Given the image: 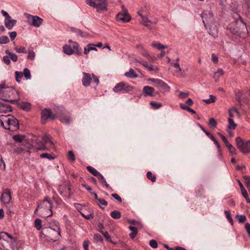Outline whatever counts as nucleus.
I'll use <instances>...</instances> for the list:
<instances>
[{
    "mask_svg": "<svg viewBox=\"0 0 250 250\" xmlns=\"http://www.w3.org/2000/svg\"><path fill=\"white\" fill-rule=\"evenodd\" d=\"M203 22L205 27H208V33L213 36V32L217 31L218 23L216 20L214 15L210 12H205L201 14Z\"/></svg>",
    "mask_w": 250,
    "mask_h": 250,
    "instance_id": "1",
    "label": "nucleus"
},
{
    "mask_svg": "<svg viewBox=\"0 0 250 250\" xmlns=\"http://www.w3.org/2000/svg\"><path fill=\"white\" fill-rule=\"evenodd\" d=\"M0 123L1 126L10 131H15L19 129L18 120L10 114L0 116Z\"/></svg>",
    "mask_w": 250,
    "mask_h": 250,
    "instance_id": "2",
    "label": "nucleus"
},
{
    "mask_svg": "<svg viewBox=\"0 0 250 250\" xmlns=\"http://www.w3.org/2000/svg\"><path fill=\"white\" fill-rule=\"evenodd\" d=\"M56 229H52L51 227H44L42 230V234L44 235L47 238L56 241L61 237L60 229L59 228V224L57 221H54Z\"/></svg>",
    "mask_w": 250,
    "mask_h": 250,
    "instance_id": "3",
    "label": "nucleus"
},
{
    "mask_svg": "<svg viewBox=\"0 0 250 250\" xmlns=\"http://www.w3.org/2000/svg\"><path fill=\"white\" fill-rule=\"evenodd\" d=\"M52 206L51 202L45 199L38 205L35 210V213L39 211L40 215L42 217H48L52 216Z\"/></svg>",
    "mask_w": 250,
    "mask_h": 250,
    "instance_id": "4",
    "label": "nucleus"
},
{
    "mask_svg": "<svg viewBox=\"0 0 250 250\" xmlns=\"http://www.w3.org/2000/svg\"><path fill=\"white\" fill-rule=\"evenodd\" d=\"M236 145L241 152L244 154L248 153L250 152V139L244 142L240 137L236 138Z\"/></svg>",
    "mask_w": 250,
    "mask_h": 250,
    "instance_id": "5",
    "label": "nucleus"
},
{
    "mask_svg": "<svg viewBox=\"0 0 250 250\" xmlns=\"http://www.w3.org/2000/svg\"><path fill=\"white\" fill-rule=\"evenodd\" d=\"M0 249L1 250H19L17 242H11L0 238Z\"/></svg>",
    "mask_w": 250,
    "mask_h": 250,
    "instance_id": "6",
    "label": "nucleus"
},
{
    "mask_svg": "<svg viewBox=\"0 0 250 250\" xmlns=\"http://www.w3.org/2000/svg\"><path fill=\"white\" fill-rule=\"evenodd\" d=\"M24 16L27 18L29 24L34 27H39L42 23L43 20L38 16H33L28 13H25Z\"/></svg>",
    "mask_w": 250,
    "mask_h": 250,
    "instance_id": "7",
    "label": "nucleus"
},
{
    "mask_svg": "<svg viewBox=\"0 0 250 250\" xmlns=\"http://www.w3.org/2000/svg\"><path fill=\"white\" fill-rule=\"evenodd\" d=\"M148 81L154 83L155 86L161 89L163 92H169L170 89V86L160 79L150 78Z\"/></svg>",
    "mask_w": 250,
    "mask_h": 250,
    "instance_id": "8",
    "label": "nucleus"
},
{
    "mask_svg": "<svg viewBox=\"0 0 250 250\" xmlns=\"http://www.w3.org/2000/svg\"><path fill=\"white\" fill-rule=\"evenodd\" d=\"M11 200V193L10 189L6 188L4 189L3 193L0 197L1 202L6 205L8 206Z\"/></svg>",
    "mask_w": 250,
    "mask_h": 250,
    "instance_id": "9",
    "label": "nucleus"
},
{
    "mask_svg": "<svg viewBox=\"0 0 250 250\" xmlns=\"http://www.w3.org/2000/svg\"><path fill=\"white\" fill-rule=\"evenodd\" d=\"M132 86L128 85L126 83L124 82H121L119 83L113 88V91L115 92H119L122 91L128 92L132 90Z\"/></svg>",
    "mask_w": 250,
    "mask_h": 250,
    "instance_id": "10",
    "label": "nucleus"
},
{
    "mask_svg": "<svg viewBox=\"0 0 250 250\" xmlns=\"http://www.w3.org/2000/svg\"><path fill=\"white\" fill-rule=\"evenodd\" d=\"M70 190L71 188L68 185L61 186L58 188V191L61 195L68 198L71 196Z\"/></svg>",
    "mask_w": 250,
    "mask_h": 250,
    "instance_id": "11",
    "label": "nucleus"
},
{
    "mask_svg": "<svg viewBox=\"0 0 250 250\" xmlns=\"http://www.w3.org/2000/svg\"><path fill=\"white\" fill-rule=\"evenodd\" d=\"M106 0H96L95 8L98 12L106 11L107 8Z\"/></svg>",
    "mask_w": 250,
    "mask_h": 250,
    "instance_id": "12",
    "label": "nucleus"
},
{
    "mask_svg": "<svg viewBox=\"0 0 250 250\" xmlns=\"http://www.w3.org/2000/svg\"><path fill=\"white\" fill-rule=\"evenodd\" d=\"M41 115L42 122H43V120H46L49 118H50L52 120H54L56 118V115L52 114L51 110L48 108L43 109L42 111Z\"/></svg>",
    "mask_w": 250,
    "mask_h": 250,
    "instance_id": "13",
    "label": "nucleus"
},
{
    "mask_svg": "<svg viewBox=\"0 0 250 250\" xmlns=\"http://www.w3.org/2000/svg\"><path fill=\"white\" fill-rule=\"evenodd\" d=\"M131 19V17L128 14L126 13H119L116 16V20L123 23L128 22Z\"/></svg>",
    "mask_w": 250,
    "mask_h": 250,
    "instance_id": "14",
    "label": "nucleus"
},
{
    "mask_svg": "<svg viewBox=\"0 0 250 250\" xmlns=\"http://www.w3.org/2000/svg\"><path fill=\"white\" fill-rule=\"evenodd\" d=\"M236 98L240 106H242L243 104H249L248 100L246 96L244 95L242 92H240L236 94Z\"/></svg>",
    "mask_w": 250,
    "mask_h": 250,
    "instance_id": "15",
    "label": "nucleus"
},
{
    "mask_svg": "<svg viewBox=\"0 0 250 250\" xmlns=\"http://www.w3.org/2000/svg\"><path fill=\"white\" fill-rule=\"evenodd\" d=\"M54 148V145L52 140L50 141L48 144L44 145V144H42L39 146H38L37 149L38 150H49Z\"/></svg>",
    "mask_w": 250,
    "mask_h": 250,
    "instance_id": "16",
    "label": "nucleus"
},
{
    "mask_svg": "<svg viewBox=\"0 0 250 250\" xmlns=\"http://www.w3.org/2000/svg\"><path fill=\"white\" fill-rule=\"evenodd\" d=\"M83 75L82 80L83 84L84 86H88L90 85L91 81L92 80L91 75L90 74L85 72H83Z\"/></svg>",
    "mask_w": 250,
    "mask_h": 250,
    "instance_id": "17",
    "label": "nucleus"
},
{
    "mask_svg": "<svg viewBox=\"0 0 250 250\" xmlns=\"http://www.w3.org/2000/svg\"><path fill=\"white\" fill-rule=\"evenodd\" d=\"M136 62L141 63L143 66L147 69V70L149 71H159V69L157 67H154L152 65L149 64L146 61H139L138 60H136Z\"/></svg>",
    "mask_w": 250,
    "mask_h": 250,
    "instance_id": "18",
    "label": "nucleus"
},
{
    "mask_svg": "<svg viewBox=\"0 0 250 250\" xmlns=\"http://www.w3.org/2000/svg\"><path fill=\"white\" fill-rule=\"evenodd\" d=\"M143 92L145 96H154V88L149 86H145L143 89Z\"/></svg>",
    "mask_w": 250,
    "mask_h": 250,
    "instance_id": "19",
    "label": "nucleus"
},
{
    "mask_svg": "<svg viewBox=\"0 0 250 250\" xmlns=\"http://www.w3.org/2000/svg\"><path fill=\"white\" fill-rule=\"evenodd\" d=\"M12 110V107L5 103L0 102V112L6 113L7 112H10Z\"/></svg>",
    "mask_w": 250,
    "mask_h": 250,
    "instance_id": "20",
    "label": "nucleus"
},
{
    "mask_svg": "<svg viewBox=\"0 0 250 250\" xmlns=\"http://www.w3.org/2000/svg\"><path fill=\"white\" fill-rule=\"evenodd\" d=\"M16 23L17 21L11 19V17L4 20L5 25L9 30L12 29Z\"/></svg>",
    "mask_w": 250,
    "mask_h": 250,
    "instance_id": "21",
    "label": "nucleus"
},
{
    "mask_svg": "<svg viewBox=\"0 0 250 250\" xmlns=\"http://www.w3.org/2000/svg\"><path fill=\"white\" fill-rule=\"evenodd\" d=\"M91 50L97 51V49L95 44L89 43L84 47L83 53L87 55Z\"/></svg>",
    "mask_w": 250,
    "mask_h": 250,
    "instance_id": "22",
    "label": "nucleus"
},
{
    "mask_svg": "<svg viewBox=\"0 0 250 250\" xmlns=\"http://www.w3.org/2000/svg\"><path fill=\"white\" fill-rule=\"evenodd\" d=\"M69 42L71 43L70 45L71 46V48H73L74 49L76 50V53L78 55H80L81 54V52L79 50V44L76 42H73L71 40H69Z\"/></svg>",
    "mask_w": 250,
    "mask_h": 250,
    "instance_id": "23",
    "label": "nucleus"
},
{
    "mask_svg": "<svg viewBox=\"0 0 250 250\" xmlns=\"http://www.w3.org/2000/svg\"><path fill=\"white\" fill-rule=\"evenodd\" d=\"M124 75L125 77L130 79L136 78L138 77L137 74L132 68H130L129 71L125 72Z\"/></svg>",
    "mask_w": 250,
    "mask_h": 250,
    "instance_id": "24",
    "label": "nucleus"
},
{
    "mask_svg": "<svg viewBox=\"0 0 250 250\" xmlns=\"http://www.w3.org/2000/svg\"><path fill=\"white\" fill-rule=\"evenodd\" d=\"M63 50L64 53L68 55H72L74 53L70 45L65 44L63 46Z\"/></svg>",
    "mask_w": 250,
    "mask_h": 250,
    "instance_id": "25",
    "label": "nucleus"
},
{
    "mask_svg": "<svg viewBox=\"0 0 250 250\" xmlns=\"http://www.w3.org/2000/svg\"><path fill=\"white\" fill-rule=\"evenodd\" d=\"M229 125L228 126L227 131L229 133V130H233L236 127V124L234 122L233 119H228Z\"/></svg>",
    "mask_w": 250,
    "mask_h": 250,
    "instance_id": "26",
    "label": "nucleus"
},
{
    "mask_svg": "<svg viewBox=\"0 0 250 250\" xmlns=\"http://www.w3.org/2000/svg\"><path fill=\"white\" fill-rule=\"evenodd\" d=\"M9 90H12L10 87H6L4 83H2L0 84V94L3 96L5 92Z\"/></svg>",
    "mask_w": 250,
    "mask_h": 250,
    "instance_id": "27",
    "label": "nucleus"
},
{
    "mask_svg": "<svg viewBox=\"0 0 250 250\" xmlns=\"http://www.w3.org/2000/svg\"><path fill=\"white\" fill-rule=\"evenodd\" d=\"M51 140V139L50 136L47 135H45L43 136H42V141L37 144L38 146H39L41 145L42 144H44V145H46L48 144V142Z\"/></svg>",
    "mask_w": 250,
    "mask_h": 250,
    "instance_id": "28",
    "label": "nucleus"
},
{
    "mask_svg": "<svg viewBox=\"0 0 250 250\" xmlns=\"http://www.w3.org/2000/svg\"><path fill=\"white\" fill-rule=\"evenodd\" d=\"M86 169L89 172L97 177H98L99 175H100V173L99 171L91 166H87Z\"/></svg>",
    "mask_w": 250,
    "mask_h": 250,
    "instance_id": "29",
    "label": "nucleus"
},
{
    "mask_svg": "<svg viewBox=\"0 0 250 250\" xmlns=\"http://www.w3.org/2000/svg\"><path fill=\"white\" fill-rule=\"evenodd\" d=\"M138 227H133V226H129V229L132 231L131 233L129 234V236L131 238H134L136 234L138 233Z\"/></svg>",
    "mask_w": 250,
    "mask_h": 250,
    "instance_id": "30",
    "label": "nucleus"
},
{
    "mask_svg": "<svg viewBox=\"0 0 250 250\" xmlns=\"http://www.w3.org/2000/svg\"><path fill=\"white\" fill-rule=\"evenodd\" d=\"M224 74L223 70L222 69H219L217 71L214 73L213 78L215 79V81L216 82L219 81V77L223 75Z\"/></svg>",
    "mask_w": 250,
    "mask_h": 250,
    "instance_id": "31",
    "label": "nucleus"
},
{
    "mask_svg": "<svg viewBox=\"0 0 250 250\" xmlns=\"http://www.w3.org/2000/svg\"><path fill=\"white\" fill-rule=\"evenodd\" d=\"M110 216L113 219H118L121 217V213L120 211L114 210L111 212Z\"/></svg>",
    "mask_w": 250,
    "mask_h": 250,
    "instance_id": "32",
    "label": "nucleus"
},
{
    "mask_svg": "<svg viewBox=\"0 0 250 250\" xmlns=\"http://www.w3.org/2000/svg\"><path fill=\"white\" fill-rule=\"evenodd\" d=\"M40 157L41 158H46L48 160H51L54 159L55 156L53 154L44 153L40 155Z\"/></svg>",
    "mask_w": 250,
    "mask_h": 250,
    "instance_id": "33",
    "label": "nucleus"
},
{
    "mask_svg": "<svg viewBox=\"0 0 250 250\" xmlns=\"http://www.w3.org/2000/svg\"><path fill=\"white\" fill-rule=\"evenodd\" d=\"M5 53L9 56L11 60L14 62H16L18 60V56L16 54L10 52L9 50H6L5 51Z\"/></svg>",
    "mask_w": 250,
    "mask_h": 250,
    "instance_id": "34",
    "label": "nucleus"
},
{
    "mask_svg": "<svg viewBox=\"0 0 250 250\" xmlns=\"http://www.w3.org/2000/svg\"><path fill=\"white\" fill-rule=\"evenodd\" d=\"M23 76L25 77L26 80H30L31 78L30 71L27 68H25L23 71Z\"/></svg>",
    "mask_w": 250,
    "mask_h": 250,
    "instance_id": "35",
    "label": "nucleus"
},
{
    "mask_svg": "<svg viewBox=\"0 0 250 250\" xmlns=\"http://www.w3.org/2000/svg\"><path fill=\"white\" fill-rule=\"evenodd\" d=\"M236 112L238 115H239V112L237 109L235 107H233L232 108L229 109V119H233L234 117L233 112Z\"/></svg>",
    "mask_w": 250,
    "mask_h": 250,
    "instance_id": "36",
    "label": "nucleus"
},
{
    "mask_svg": "<svg viewBox=\"0 0 250 250\" xmlns=\"http://www.w3.org/2000/svg\"><path fill=\"white\" fill-rule=\"evenodd\" d=\"M35 57V53L32 49V48H29L28 51V55L27 58L31 60H34Z\"/></svg>",
    "mask_w": 250,
    "mask_h": 250,
    "instance_id": "37",
    "label": "nucleus"
},
{
    "mask_svg": "<svg viewBox=\"0 0 250 250\" xmlns=\"http://www.w3.org/2000/svg\"><path fill=\"white\" fill-rule=\"evenodd\" d=\"M60 121L63 124L68 125L70 123L71 119L69 116H64L61 117L60 118Z\"/></svg>",
    "mask_w": 250,
    "mask_h": 250,
    "instance_id": "38",
    "label": "nucleus"
},
{
    "mask_svg": "<svg viewBox=\"0 0 250 250\" xmlns=\"http://www.w3.org/2000/svg\"><path fill=\"white\" fill-rule=\"evenodd\" d=\"M152 46L154 47L157 48L159 50L167 48V47L166 45H164L160 43L153 42Z\"/></svg>",
    "mask_w": 250,
    "mask_h": 250,
    "instance_id": "39",
    "label": "nucleus"
},
{
    "mask_svg": "<svg viewBox=\"0 0 250 250\" xmlns=\"http://www.w3.org/2000/svg\"><path fill=\"white\" fill-rule=\"evenodd\" d=\"M150 104L151 105L153 108L157 109L162 106V104L160 103H158L154 101H151Z\"/></svg>",
    "mask_w": 250,
    "mask_h": 250,
    "instance_id": "40",
    "label": "nucleus"
},
{
    "mask_svg": "<svg viewBox=\"0 0 250 250\" xmlns=\"http://www.w3.org/2000/svg\"><path fill=\"white\" fill-rule=\"evenodd\" d=\"M21 108L26 111H28L31 107V104L29 103H22L20 106Z\"/></svg>",
    "mask_w": 250,
    "mask_h": 250,
    "instance_id": "41",
    "label": "nucleus"
},
{
    "mask_svg": "<svg viewBox=\"0 0 250 250\" xmlns=\"http://www.w3.org/2000/svg\"><path fill=\"white\" fill-rule=\"evenodd\" d=\"M98 203L97 205L102 208L104 209V207H102V205L104 206H106L107 205V202L105 201L104 199H99L98 200Z\"/></svg>",
    "mask_w": 250,
    "mask_h": 250,
    "instance_id": "42",
    "label": "nucleus"
},
{
    "mask_svg": "<svg viewBox=\"0 0 250 250\" xmlns=\"http://www.w3.org/2000/svg\"><path fill=\"white\" fill-rule=\"evenodd\" d=\"M146 177L152 182H155L156 181V177L151 171H148L146 173Z\"/></svg>",
    "mask_w": 250,
    "mask_h": 250,
    "instance_id": "43",
    "label": "nucleus"
},
{
    "mask_svg": "<svg viewBox=\"0 0 250 250\" xmlns=\"http://www.w3.org/2000/svg\"><path fill=\"white\" fill-rule=\"evenodd\" d=\"M35 227L38 230L42 229V221L40 219H36L34 222Z\"/></svg>",
    "mask_w": 250,
    "mask_h": 250,
    "instance_id": "44",
    "label": "nucleus"
},
{
    "mask_svg": "<svg viewBox=\"0 0 250 250\" xmlns=\"http://www.w3.org/2000/svg\"><path fill=\"white\" fill-rule=\"evenodd\" d=\"M15 78H16V81L18 83H20L21 79L23 77L22 73L21 72H19V71H17L15 72Z\"/></svg>",
    "mask_w": 250,
    "mask_h": 250,
    "instance_id": "45",
    "label": "nucleus"
},
{
    "mask_svg": "<svg viewBox=\"0 0 250 250\" xmlns=\"http://www.w3.org/2000/svg\"><path fill=\"white\" fill-rule=\"evenodd\" d=\"M9 39L6 36H2L0 37V44H6L9 42Z\"/></svg>",
    "mask_w": 250,
    "mask_h": 250,
    "instance_id": "46",
    "label": "nucleus"
},
{
    "mask_svg": "<svg viewBox=\"0 0 250 250\" xmlns=\"http://www.w3.org/2000/svg\"><path fill=\"white\" fill-rule=\"evenodd\" d=\"M24 136L21 135H16L13 136V139L18 143H21L24 139Z\"/></svg>",
    "mask_w": 250,
    "mask_h": 250,
    "instance_id": "47",
    "label": "nucleus"
},
{
    "mask_svg": "<svg viewBox=\"0 0 250 250\" xmlns=\"http://www.w3.org/2000/svg\"><path fill=\"white\" fill-rule=\"evenodd\" d=\"M101 233H102V234L104 235V238H105L106 240L111 243H113V244H115L116 243H114L112 242L111 239V237L109 235V234H108V233L106 231H102Z\"/></svg>",
    "mask_w": 250,
    "mask_h": 250,
    "instance_id": "48",
    "label": "nucleus"
},
{
    "mask_svg": "<svg viewBox=\"0 0 250 250\" xmlns=\"http://www.w3.org/2000/svg\"><path fill=\"white\" fill-rule=\"evenodd\" d=\"M216 97L212 95H209V98L206 100H204V102L206 104H210L214 103L215 101Z\"/></svg>",
    "mask_w": 250,
    "mask_h": 250,
    "instance_id": "49",
    "label": "nucleus"
},
{
    "mask_svg": "<svg viewBox=\"0 0 250 250\" xmlns=\"http://www.w3.org/2000/svg\"><path fill=\"white\" fill-rule=\"evenodd\" d=\"M73 32L76 33L77 36H80L82 37H84L86 36V34L83 33L82 30L78 29H74L73 30Z\"/></svg>",
    "mask_w": 250,
    "mask_h": 250,
    "instance_id": "50",
    "label": "nucleus"
},
{
    "mask_svg": "<svg viewBox=\"0 0 250 250\" xmlns=\"http://www.w3.org/2000/svg\"><path fill=\"white\" fill-rule=\"evenodd\" d=\"M142 20L141 24L146 27H148L149 24L147 23L151 22V21L147 19V18L145 16L142 18Z\"/></svg>",
    "mask_w": 250,
    "mask_h": 250,
    "instance_id": "51",
    "label": "nucleus"
},
{
    "mask_svg": "<svg viewBox=\"0 0 250 250\" xmlns=\"http://www.w3.org/2000/svg\"><path fill=\"white\" fill-rule=\"evenodd\" d=\"M15 50L17 53H26V50L24 47L23 46H20V47H17L15 48Z\"/></svg>",
    "mask_w": 250,
    "mask_h": 250,
    "instance_id": "52",
    "label": "nucleus"
},
{
    "mask_svg": "<svg viewBox=\"0 0 250 250\" xmlns=\"http://www.w3.org/2000/svg\"><path fill=\"white\" fill-rule=\"evenodd\" d=\"M85 3L87 5L95 8L96 4V0H86Z\"/></svg>",
    "mask_w": 250,
    "mask_h": 250,
    "instance_id": "53",
    "label": "nucleus"
},
{
    "mask_svg": "<svg viewBox=\"0 0 250 250\" xmlns=\"http://www.w3.org/2000/svg\"><path fill=\"white\" fill-rule=\"evenodd\" d=\"M236 218L240 223H243L246 220V217L244 215H237Z\"/></svg>",
    "mask_w": 250,
    "mask_h": 250,
    "instance_id": "54",
    "label": "nucleus"
},
{
    "mask_svg": "<svg viewBox=\"0 0 250 250\" xmlns=\"http://www.w3.org/2000/svg\"><path fill=\"white\" fill-rule=\"evenodd\" d=\"M68 158L71 160L72 162H74L75 161V157L74 152L70 150L68 152Z\"/></svg>",
    "mask_w": 250,
    "mask_h": 250,
    "instance_id": "55",
    "label": "nucleus"
},
{
    "mask_svg": "<svg viewBox=\"0 0 250 250\" xmlns=\"http://www.w3.org/2000/svg\"><path fill=\"white\" fill-rule=\"evenodd\" d=\"M14 151L18 154H21L23 153L25 151V149L21 146H16L14 148Z\"/></svg>",
    "mask_w": 250,
    "mask_h": 250,
    "instance_id": "56",
    "label": "nucleus"
},
{
    "mask_svg": "<svg viewBox=\"0 0 250 250\" xmlns=\"http://www.w3.org/2000/svg\"><path fill=\"white\" fill-rule=\"evenodd\" d=\"M9 239V241L11 242H17V240L16 238L14 237L11 235L9 234L7 232L3 233Z\"/></svg>",
    "mask_w": 250,
    "mask_h": 250,
    "instance_id": "57",
    "label": "nucleus"
},
{
    "mask_svg": "<svg viewBox=\"0 0 250 250\" xmlns=\"http://www.w3.org/2000/svg\"><path fill=\"white\" fill-rule=\"evenodd\" d=\"M94 239L97 243L103 242V238L99 234H95L94 235Z\"/></svg>",
    "mask_w": 250,
    "mask_h": 250,
    "instance_id": "58",
    "label": "nucleus"
},
{
    "mask_svg": "<svg viewBox=\"0 0 250 250\" xmlns=\"http://www.w3.org/2000/svg\"><path fill=\"white\" fill-rule=\"evenodd\" d=\"M208 124L210 126L213 128L216 127L217 123L216 121L213 118H210L209 120Z\"/></svg>",
    "mask_w": 250,
    "mask_h": 250,
    "instance_id": "59",
    "label": "nucleus"
},
{
    "mask_svg": "<svg viewBox=\"0 0 250 250\" xmlns=\"http://www.w3.org/2000/svg\"><path fill=\"white\" fill-rule=\"evenodd\" d=\"M225 213L226 215V217L227 219H228L229 222L232 225L233 224V220L232 218L231 217L230 213L229 211L226 210L225 211Z\"/></svg>",
    "mask_w": 250,
    "mask_h": 250,
    "instance_id": "60",
    "label": "nucleus"
},
{
    "mask_svg": "<svg viewBox=\"0 0 250 250\" xmlns=\"http://www.w3.org/2000/svg\"><path fill=\"white\" fill-rule=\"evenodd\" d=\"M129 223L133 225L134 226V227H136L138 228L141 227V225L140 224V223H139L138 222H137L134 220H129Z\"/></svg>",
    "mask_w": 250,
    "mask_h": 250,
    "instance_id": "61",
    "label": "nucleus"
},
{
    "mask_svg": "<svg viewBox=\"0 0 250 250\" xmlns=\"http://www.w3.org/2000/svg\"><path fill=\"white\" fill-rule=\"evenodd\" d=\"M149 245L150 246V247L153 248L155 249V248H157V247H158V244L155 240H153V239L149 241Z\"/></svg>",
    "mask_w": 250,
    "mask_h": 250,
    "instance_id": "62",
    "label": "nucleus"
},
{
    "mask_svg": "<svg viewBox=\"0 0 250 250\" xmlns=\"http://www.w3.org/2000/svg\"><path fill=\"white\" fill-rule=\"evenodd\" d=\"M241 193H242L243 196L245 198L247 203H250V199L248 197V195L246 190H244L243 191L241 192Z\"/></svg>",
    "mask_w": 250,
    "mask_h": 250,
    "instance_id": "63",
    "label": "nucleus"
},
{
    "mask_svg": "<svg viewBox=\"0 0 250 250\" xmlns=\"http://www.w3.org/2000/svg\"><path fill=\"white\" fill-rule=\"evenodd\" d=\"M245 228L249 237H250V224L249 223H246L245 225Z\"/></svg>",
    "mask_w": 250,
    "mask_h": 250,
    "instance_id": "64",
    "label": "nucleus"
}]
</instances>
